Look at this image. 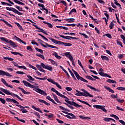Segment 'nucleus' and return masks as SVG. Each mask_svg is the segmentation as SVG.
Masks as SVG:
<instances>
[{
    "label": "nucleus",
    "mask_w": 125,
    "mask_h": 125,
    "mask_svg": "<svg viewBox=\"0 0 125 125\" xmlns=\"http://www.w3.org/2000/svg\"><path fill=\"white\" fill-rule=\"evenodd\" d=\"M22 83H24L25 86H28L29 87H30L31 88H33V90H34V91H36V92H38V93H40V94H42V95H44V96H46V95H47V94L45 92L39 88L38 86H35L34 85H32L29 82L24 80L22 81Z\"/></svg>",
    "instance_id": "1"
},
{
    "label": "nucleus",
    "mask_w": 125,
    "mask_h": 125,
    "mask_svg": "<svg viewBox=\"0 0 125 125\" xmlns=\"http://www.w3.org/2000/svg\"><path fill=\"white\" fill-rule=\"evenodd\" d=\"M56 93V94H57V95H58V96H60L62 98H64L65 99V102H66V103H67L68 104H69V105H71V106H74L76 108H80V107L83 108V105H80L74 101L71 102L69 101L70 100V99H69L68 97H66V96L64 95H62V94L60 93V92H59L58 91H57V93Z\"/></svg>",
    "instance_id": "2"
},
{
    "label": "nucleus",
    "mask_w": 125,
    "mask_h": 125,
    "mask_svg": "<svg viewBox=\"0 0 125 125\" xmlns=\"http://www.w3.org/2000/svg\"><path fill=\"white\" fill-rule=\"evenodd\" d=\"M81 90L83 92H82L78 90H76L77 93L75 94L76 96H84L85 97H93V95H91L84 89H82Z\"/></svg>",
    "instance_id": "3"
},
{
    "label": "nucleus",
    "mask_w": 125,
    "mask_h": 125,
    "mask_svg": "<svg viewBox=\"0 0 125 125\" xmlns=\"http://www.w3.org/2000/svg\"><path fill=\"white\" fill-rule=\"evenodd\" d=\"M0 90L2 91V92H4V93H5V94H7V95H11L13 97H17V98H18L19 100H21V101H23L24 100L21 99L18 95L11 93L10 91L7 89H4L3 88H0Z\"/></svg>",
    "instance_id": "4"
},
{
    "label": "nucleus",
    "mask_w": 125,
    "mask_h": 125,
    "mask_svg": "<svg viewBox=\"0 0 125 125\" xmlns=\"http://www.w3.org/2000/svg\"><path fill=\"white\" fill-rule=\"evenodd\" d=\"M51 41L53 42L54 43H55L56 44H59L61 45H64V46H72V44L70 43H67L62 42L61 41L56 40L55 39H53V38L51 39Z\"/></svg>",
    "instance_id": "5"
},
{
    "label": "nucleus",
    "mask_w": 125,
    "mask_h": 125,
    "mask_svg": "<svg viewBox=\"0 0 125 125\" xmlns=\"http://www.w3.org/2000/svg\"><path fill=\"white\" fill-rule=\"evenodd\" d=\"M0 40H1V41H2V42H6L7 43H9L10 45H11V46H13V47L16 48L18 46L17 43L14 42L11 40H9L8 39L4 37H0Z\"/></svg>",
    "instance_id": "6"
},
{
    "label": "nucleus",
    "mask_w": 125,
    "mask_h": 125,
    "mask_svg": "<svg viewBox=\"0 0 125 125\" xmlns=\"http://www.w3.org/2000/svg\"><path fill=\"white\" fill-rule=\"evenodd\" d=\"M62 113H64V114L68 115H64V114H63V113H61V114L64 117H66V118H67L68 119H70V120H74V119H77V116H75V115H74L73 113H70L65 111H62Z\"/></svg>",
    "instance_id": "7"
},
{
    "label": "nucleus",
    "mask_w": 125,
    "mask_h": 125,
    "mask_svg": "<svg viewBox=\"0 0 125 125\" xmlns=\"http://www.w3.org/2000/svg\"><path fill=\"white\" fill-rule=\"evenodd\" d=\"M72 71L73 72L75 77H76L77 80H78V81H82V82H83L84 83H88V81H87V80L84 79L83 78L81 77V76H80V75L79 74V73L75 71V70H74L73 69H72Z\"/></svg>",
    "instance_id": "8"
},
{
    "label": "nucleus",
    "mask_w": 125,
    "mask_h": 125,
    "mask_svg": "<svg viewBox=\"0 0 125 125\" xmlns=\"http://www.w3.org/2000/svg\"><path fill=\"white\" fill-rule=\"evenodd\" d=\"M38 42H39V43H40V44H43V43H45V44L46 45V46H48V47H50L51 48H56V49H58V47L55 46H53L52 45H49L48 44V43H46V42H43L42 40L38 39Z\"/></svg>",
    "instance_id": "9"
},
{
    "label": "nucleus",
    "mask_w": 125,
    "mask_h": 125,
    "mask_svg": "<svg viewBox=\"0 0 125 125\" xmlns=\"http://www.w3.org/2000/svg\"><path fill=\"white\" fill-rule=\"evenodd\" d=\"M6 9L7 10H9V11H12L13 12H14V13H15L16 14H18V15H23V13L19 12L18 10H16V9L14 8L6 7Z\"/></svg>",
    "instance_id": "10"
},
{
    "label": "nucleus",
    "mask_w": 125,
    "mask_h": 125,
    "mask_svg": "<svg viewBox=\"0 0 125 125\" xmlns=\"http://www.w3.org/2000/svg\"><path fill=\"white\" fill-rule=\"evenodd\" d=\"M94 108H96V109H100V110H102L103 112H104V113H107V110L105 108V106L103 105H93Z\"/></svg>",
    "instance_id": "11"
},
{
    "label": "nucleus",
    "mask_w": 125,
    "mask_h": 125,
    "mask_svg": "<svg viewBox=\"0 0 125 125\" xmlns=\"http://www.w3.org/2000/svg\"><path fill=\"white\" fill-rule=\"evenodd\" d=\"M33 26H34V27H35V28L37 29V30H37V32H39V33H43V34H44V35H46V36H48V34H47L46 32L44 31V30H43L42 28H41L38 27L37 25L36 24H33Z\"/></svg>",
    "instance_id": "12"
},
{
    "label": "nucleus",
    "mask_w": 125,
    "mask_h": 125,
    "mask_svg": "<svg viewBox=\"0 0 125 125\" xmlns=\"http://www.w3.org/2000/svg\"><path fill=\"white\" fill-rule=\"evenodd\" d=\"M16 106H17L18 107H19V108H20V109H18L21 110L22 113H28V110L25 109V107H24V106L20 104H16Z\"/></svg>",
    "instance_id": "13"
},
{
    "label": "nucleus",
    "mask_w": 125,
    "mask_h": 125,
    "mask_svg": "<svg viewBox=\"0 0 125 125\" xmlns=\"http://www.w3.org/2000/svg\"><path fill=\"white\" fill-rule=\"evenodd\" d=\"M0 76H6L7 77H12V75H10L8 72H6L4 71L0 70Z\"/></svg>",
    "instance_id": "14"
},
{
    "label": "nucleus",
    "mask_w": 125,
    "mask_h": 125,
    "mask_svg": "<svg viewBox=\"0 0 125 125\" xmlns=\"http://www.w3.org/2000/svg\"><path fill=\"white\" fill-rule=\"evenodd\" d=\"M1 81L5 85H6V86H7L8 87H10V88H13V86L10 84H8V83H6V81H5V80H4L3 78L1 79Z\"/></svg>",
    "instance_id": "15"
},
{
    "label": "nucleus",
    "mask_w": 125,
    "mask_h": 125,
    "mask_svg": "<svg viewBox=\"0 0 125 125\" xmlns=\"http://www.w3.org/2000/svg\"><path fill=\"white\" fill-rule=\"evenodd\" d=\"M6 100L7 102H13L15 104H19V102L16 101L15 99L7 98Z\"/></svg>",
    "instance_id": "16"
},
{
    "label": "nucleus",
    "mask_w": 125,
    "mask_h": 125,
    "mask_svg": "<svg viewBox=\"0 0 125 125\" xmlns=\"http://www.w3.org/2000/svg\"><path fill=\"white\" fill-rule=\"evenodd\" d=\"M64 55L65 56H66V57H68L69 60L72 58H73V56H72V55L71 54V52H66L64 53Z\"/></svg>",
    "instance_id": "17"
},
{
    "label": "nucleus",
    "mask_w": 125,
    "mask_h": 125,
    "mask_svg": "<svg viewBox=\"0 0 125 125\" xmlns=\"http://www.w3.org/2000/svg\"><path fill=\"white\" fill-rule=\"evenodd\" d=\"M87 87H89V88H90V89H92L94 91H97V92H100L101 91L100 90L96 89L94 87H92L90 85L87 84Z\"/></svg>",
    "instance_id": "18"
},
{
    "label": "nucleus",
    "mask_w": 125,
    "mask_h": 125,
    "mask_svg": "<svg viewBox=\"0 0 125 125\" xmlns=\"http://www.w3.org/2000/svg\"><path fill=\"white\" fill-rule=\"evenodd\" d=\"M18 89H20L21 90V91L22 92V93H23L24 94H26V95L31 94V92H27V91H25V90H24V89H23L21 87H19Z\"/></svg>",
    "instance_id": "19"
},
{
    "label": "nucleus",
    "mask_w": 125,
    "mask_h": 125,
    "mask_svg": "<svg viewBox=\"0 0 125 125\" xmlns=\"http://www.w3.org/2000/svg\"><path fill=\"white\" fill-rule=\"evenodd\" d=\"M0 21H2L3 23H5L6 25L8 26V27H10V28H12V25H11L10 23H9L8 22H7L6 21L3 20V19H0Z\"/></svg>",
    "instance_id": "20"
},
{
    "label": "nucleus",
    "mask_w": 125,
    "mask_h": 125,
    "mask_svg": "<svg viewBox=\"0 0 125 125\" xmlns=\"http://www.w3.org/2000/svg\"><path fill=\"white\" fill-rule=\"evenodd\" d=\"M36 66L37 68H38V70L39 71H40V72H42L43 73H45V70H44V69H42V66L41 65L36 64Z\"/></svg>",
    "instance_id": "21"
},
{
    "label": "nucleus",
    "mask_w": 125,
    "mask_h": 125,
    "mask_svg": "<svg viewBox=\"0 0 125 125\" xmlns=\"http://www.w3.org/2000/svg\"><path fill=\"white\" fill-rule=\"evenodd\" d=\"M52 95L56 102H57V103H60L61 104H62L61 102H60V101H59V99H58V98H57V96L55 95L54 93H52Z\"/></svg>",
    "instance_id": "22"
},
{
    "label": "nucleus",
    "mask_w": 125,
    "mask_h": 125,
    "mask_svg": "<svg viewBox=\"0 0 125 125\" xmlns=\"http://www.w3.org/2000/svg\"><path fill=\"white\" fill-rule=\"evenodd\" d=\"M38 101L41 103H44V104H45V105H47V106H50V104L48 103L47 102H46V101L43 100L39 99Z\"/></svg>",
    "instance_id": "23"
},
{
    "label": "nucleus",
    "mask_w": 125,
    "mask_h": 125,
    "mask_svg": "<svg viewBox=\"0 0 125 125\" xmlns=\"http://www.w3.org/2000/svg\"><path fill=\"white\" fill-rule=\"evenodd\" d=\"M77 101H79V102H81V103H83V104H85L87 106H89V107H91V105L89 104H88L86 102L83 101L79 99H77Z\"/></svg>",
    "instance_id": "24"
},
{
    "label": "nucleus",
    "mask_w": 125,
    "mask_h": 125,
    "mask_svg": "<svg viewBox=\"0 0 125 125\" xmlns=\"http://www.w3.org/2000/svg\"><path fill=\"white\" fill-rule=\"evenodd\" d=\"M104 87L106 90H108L109 92H111V93H114L115 91L113 90L111 88L107 86H104Z\"/></svg>",
    "instance_id": "25"
},
{
    "label": "nucleus",
    "mask_w": 125,
    "mask_h": 125,
    "mask_svg": "<svg viewBox=\"0 0 125 125\" xmlns=\"http://www.w3.org/2000/svg\"><path fill=\"white\" fill-rule=\"evenodd\" d=\"M53 55H54L55 57L57 58V59H59V60H60L61 58H62V57L58 55V53H57L56 52H54V53L53 54Z\"/></svg>",
    "instance_id": "26"
},
{
    "label": "nucleus",
    "mask_w": 125,
    "mask_h": 125,
    "mask_svg": "<svg viewBox=\"0 0 125 125\" xmlns=\"http://www.w3.org/2000/svg\"><path fill=\"white\" fill-rule=\"evenodd\" d=\"M60 68H61V69H62V71H63V72H64V73H65V74H66V76H67L68 79L70 78V75H69V73H68V72H67L66 71V70H65V69H64V68L61 65L60 66Z\"/></svg>",
    "instance_id": "27"
},
{
    "label": "nucleus",
    "mask_w": 125,
    "mask_h": 125,
    "mask_svg": "<svg viewBox=\"0 0 125 125\" xmlns=\"http://www.w3.org/2000/svg\"><path fill=\"white\" fill-rule=\"evenodd\" d=\"M17 41H18V42H21L22 43H23V44H27V43L24 41H23V40H21V39L17 37V36H15Z\"/></svg>",
    "instance_id": "28"
},
{
    "label": "nucleus",
    "mask_w": 125,
    "mask_h": 125,
    "mask_svg": "<svg viewBox=\"0 0 125 125\" xmlns=\"http://www.w3.org/2000/svg\"><path fill=\"white\" fill-rule=\"evenodd\" d=\"M11 53L12 54H14V55H19L20 56H21L22 57L23 56V55L20 53L17 52H11Z\"/></svg>",
    "instance_id": "29"
},
{
    "label": "nucleus",
    "mask_w": 125,
    "mask_h": 125,
    "mask_svg": "<svg viewBox=\"0 0 125 125\" xmlns=\"http://www.w3.org/2000/svg\"><path fill=\"white\" fill-rule=\"evenodd\" d=\"M107 83H117V82L115 80L108 79L106 80Z\"/></svg>",
    "instance_id": "30"
},
{
    "label": "nucleus",
    "mask_w": 125,
    "mask_h": 125,
    "mask_svg": "<svg viewBox=\"0 0 125 125\" xmlns=\"http://www.w3.org/2000/svg\"><path fill=\"white\" fill-rule=\"evenodd\" d=\"M43 23H44V24H46L47 25H48V27L49 28H53V25H52V24H51V23H50L49 22H47L46 21H43Z\"/></svg>",
    "instance_id": "31"
},
{
    "label": "nucleus",
    "mask_w": 125,
    "mask_h": 125,
    "mask_svg": "<svg viewBox=\"0 0 125 125\" xmlns=\"http://www.w3.org/2000/svg\"><path fill=\"white\" fill-rule=\"evenodd\" d=\"M102 60L104 61V60H106V61H109V58H108V57L106 56H103L102 55L101 56Z\"/></svg>",
    "instance_id": "32"
},
{
    "label": "nucleus",
    "mask_w": 125,
    "mask_h": 125,
    "mask_svg": "<svg viewBox=\"0 0 125 125\" xmlns=\"http://www.w3.org/2000/svg\"><path fill=\"white\" fill-rule=\"evenodd\" d=\"M66 21H68V23H74L75 22V19H66Z\"/></svg>",
    "instance_id": "33"
},
{
    "label": "nucleus",
    "mask_w": 125,
    "mask_h": 125,
    "mask_svg": "<svg viewBox=\"0 0 125 125\" xmlns=\"http://www.w3.org/2000/svg\"><path fill=\"white\" fill-rule=\"evenodd\" d=\"M79 118H80V119H82V120H91V118H90V117H84V116H83L82 115H80L79 116Z\"/></svg>",
    "instance_id": "34"
},
{
    "label": "nucleus",
    "mask_w": 125,
    "mask_h": 125,
    "mask_svg": "<svg viewBox=\"0 0 125 125\" xmlns=\"http://www.w3.org/2000/svg\"><path fill=\"white\" fill-rule=\"evenodd\" d=\"M60 109H61L62 110H63V111H66V112H70V110L65 108V107L62 106H59Z\"/></svg>",
    "instance_id": "35"
},
{
    "label": "nucleus",
    "mask_w": 125,
    "mask_h": 125,
    "mask_svg": "<svg viewBox=\"0 0 125 125\" xmlns=\"http://www.w3.org/2000/svg\"><path fill=\"white\" fill-rule=\"evenodd\" d=\"M15 119H16L18 121H19V122H21V123H23V124H25L26 123V121L23 119H20L18 117H15Z\"/></svg>",
    "instance_id": "36"
},
{
    "label": "nucleus",
    "mask_w": 125,
    "mask_h": 125,
    "mask_svg": "<svg viewBox=\"0 0 125 125\" xmlns=\"http://www.w3.org/2000/svg\"><path fill=\"white\" fill-rule=\"evenodd\" d=\"M36 56H38V57H40V58H42V59H43V60H44L45 58H44V56H43V55H42V54H36Z\"/></svg>",
    "instance_id": "37"
},
{
    "label": "nucleus",
    "mask_w": 125,
    "mask_h": 125,
    "mask_svg": "<svg viewBox=\"0 0 125 125\" xmlns=\"http://www.w3.org/2000/svg\"><path fill=\"white\" fill-rule=\"evenodd\" d=\"M64 26H67V27H75V26H77V24L75 23H72V24H65Z\"/></svg>",
    "instance_id": "38"
},
{
    "label": "nucleus",
    "mask_w": 125,
    "mask_h": 125,
    "mask_svg": "<svg viewBox=\"0 0 125 125\" xmlns=\"http://www.w3.org/2000/svg\"><path fill=\"white\" fill-rule=\"evenodd\" d=\"M15 25H17V26H18V28L20 30H23V28L22 27V26L20 25V24L18 22H15Z\"/></svg>",
    "instance_id": "39"
},
{
    "label": "nucleus",
    "mask_w": 125,
    "mask_h": 125,
    "mask_svg": "<svg viewBox=\"0 0 125 125\" xmlns=\"http://www.w3.org/2000/svg\"><path fill=\"white\" fill-rule=\"evenodd\" d=\"M47 81L48 82H49V83H53V84H54V83H55V81H54V80L51 78H48Z\"/></svg>",
    "instance_id": "40"
},
{
    "label": "nucleus",
    "mask_w": 125,
    "mask_h": 125,
    "mask_svg": "<svg viewBox=\"0 0 125 125\" xmlns=\"http://www.w3.org/2000/svg\"><path fill=\"white\" fill-rule=\"evenodd\" d=\"M3 59L5 60H9V61H13V60H14V59L12 58H8L7 57H3Z\"/></svg>",
    "instance_id": "41"
},
{
    "label": "nucleus",
    "mask_w": 125,
    "mask_h": 125,
    "mask_svg": "<svg viewBox=\"0 0 125 125\" xmlns=\"http://www.w3.org/2000/svg\"><path fill=\"white\" fill-rule=\"evenodd\" d=\"M15 7H16V8H17V9H18L19 11H24L25 12V11L23 10V8L20 7V6L16 5H15Z\"/></svg>",
    "instance_id": "42"
},
{
    "label": "nucleus",
    "mask_w": 125,
    "mask_h": 125,
    "mask_svg": "<svg viewBox=\"0 0 125 125\" xmlns=\"http://www.w3.org/2000/svg\"><path fill=\"white\" fill-rule=\"evenodd\" d=\"M35 49L38 52H40V53H41V54H43V51L41 49H39L38 47H36Z\"/></svg>",
    "instance_id": "43"
},
{
    "label": "nucleus",
    "mask_w": 125,
    "mask_h": 125,
    "mask_svg": "<svg viewBox=\"0 0 125 125\" xmlns=\"http://www.w3.org/2000/svg\"><path fill=\"white\" fill-rule=\"evenodd\" d=\"M114 26H115V24H114V22L113 21H112L110 22V24L109 25V29H111V30H112Z\"/></svg>",
    "instance_id": "44"
},
{
    "label": "nucleus",
    "mask_w": 125,
    "mask_h": 125,
    "mask_svg": "<svg viewBox=\"0 0 125 125\" xmlns=\"http://www.w3.org/2000/svg\"><path fill=\"white\" fill-rule=\"evenodd\" d=\"M34 115H35V116H37L38 119H41V115H40V114L38 112L34 111Z\"/></svg>",
    "instance_id": "45"
},
{
    "label": "nucleus",
    "mask_w": 125,
    "mask_h": 125,
    "mask_svg": "<svg viewBox=\"0 0 125 125\" xmlns=\"http://www.w3.org/2000/svg\"><path fill=\"white\" fill-rule=\"evenodd\" d=\"M118 90H122V91H125V87H118L116 88Z\"/></svg>",
    "instance_id": "46"
},
{
    "label": "nucleus",
    "mask_w": 125,
    "mask_h": 125,
    "mask_svg": "<svg viewBox=\"0 0 125 125\" xmlns=\"http://www.w3.org/2000/svg\"><path fill=\"white\" fill-rule=\"evenodd\" d=\"M117 44H118V45H120V46H121V47H124V46L123 45V43H122V42L121 41L117 40Z\"/></svg>",
    "instance_id": "47"
},
{
    "label": "nucleus",
    "mask_w": 125,
    "mask_h": 125,
    "mask_svg": "<svg viewBox=\"0 0 125 125\" xmlns=\"http://www.w3.org/2000/svg\"><path fill=\"white\" fill-rule=\"evenodd\" d=\"M46 70H48V71H52V70H53V68H52L51 66H49L48 65H47Z\"/></svg>",
    "instance_id": "48"
},
{
    "label": "nucleus",
    "mask_w": 125,
    "mask_h": 125,
    "mask_svg": "<svg viewBox=\"0 0 125 125\" xmlns=\"http://www.w3.org/2000/svg\"><path fill=\"white\" fill-rule=\"evenodd\" d=\"M86 79H88V80H91V81H96V79H94L91 77L90 76H86Z\"/></svg>",
    "instance_id": "49"
},
{
    "label": "nucleus",
    "mask_w": 125,
    "mask_h": 125,
    "mask_svg": "<svg viewBox=\"0 0 125 125\" xmlns=\"http://www.w3.org/2000/svg\"><path fill=\"white\" fill-rule=\"evenodd\" d=\"M63 104H65L66 105V106H68L69 108H70L72 110H74V109H75V108L73 106L70 105H69V104H68L66 103H63Z\"/></svg>",
    "instance_id": "50"
},
{
    "label": "nucleus",
    "mask_w": 125,
    "mask_h": 125,
    "mask_svg": "<svg viewBox=\"0 0 125 125\" xmlns=\"http://www.w3.org/2000/svg\"><path fill=\"white\" fill-rule=\"evenodd\" d=\"M31 107H32V108H33V109H34L36 111H37L38 112H39L40 111V110H41V109H40V108H37L35 105H32Z\"/></svg>",
    "instance_id": "51"
},
{
    "label": "nucleus",
    "mask_w": 125,
    "mask_h": 125,
    "mask_svg": "<svg viewBox=\"0 0 125 125\" xmlns=\"http://www.w3.org/2000/svg\"><path fill=\"white\" fill-rule=\"evenodd\" d=\"M59 36L61 37V38H62V39H65V40H71L70 38H66V37L64 36V35H61L60 34H59Z\"/></svg>",
    "instance_id": "52"
},
{
    "label": "nucleus",
    "mask_w": 125,
    "mask_h": 125,
    "mask_svg": "<svg viewBox=\"0 0 125 125\" xmlns=\"http://www.w3.org/2000/svg\"><path fill=\"white\" fill-rule=\"evenodd\" d=\"M54 84H55L58 88H60V89H62V87L57 82H55V83Z\"/></svg>",
    "instance_id": "53"
},
{
    "label": "nucleus",
    "mask_w": 125,
    "mask_h": 125,
    "mask_svg": "<svg viewBox=\"0 0 125 125\" xmlns=\"http://www.w3.org/2000/svg\"><path fill=\"white\" fill-rule=\"evenodd\" d=\"M38 36H40L44 40H45V41H48V39H47V38H46V37H44L43 35H42L40 33H38Z\"/></svg>",
    "instance_id": "54"
},
{
    "label": "nucleus",
    "mask_w": 125,
    "mask_h": 125,
    "mask_svg": "<svg viewBox=\"0 0 125 125\" xmlns=\"http://www.w3.org/2000/svg\"><path fill=\"white\" fill-rule=\"evenodd\" d=\"M73 12H77V10L75 8L72 9L69 13V15H71Z\"/></svg>",
    "instance_id": "55"
},
{
    "label": "nucleus",
    "mask_w": 125,
    "mask_h": 125,
    "mask_svg": "<svg viewBox=\"0 0 125 125\" xmlns=\"http://www.w3.org/2000/svg\"><path fill=\"white\" fill-rule=\"evenodd\" d=\"M48 61H50L51 64H52L53 65H55V64H56V62H55V61H54V60H53L51 59H48Z\"/></svg>",
    "instance_id": "56"
},
{
    "label": "nucleus",
    "mask_w": 125,
    "mask_h": 125,
    "mask_svg": "<svg viewBox=\"0 0 125 125\" xmlns=\"http://www.w3.org/2000/svg\"><path fill=\"white\" fill-rule=\"evenodd\" d=\"M1 4H2V5H6V4L8 6H11V4H10L8 3H6L5 2L1 1Z\"/></svg>",
    "instance_id": "57"
},
{
    "label": "nucleus",
    "mask_w": 125,
    "mask_h": 125,
    "mask_svg": "<svg viewBox=\"0 0 125 125\" xmlns=\"http://www.w3.org/2000/svg\"><path fill=\"white\" fill-rule=\"evenodd\" d=\"M120 37L122 40H123V43L125 45V37L124 35H121Z\"/></svg>",
    "instance_id": "58"
},
{
    "label": "nucleus",
    "mask_w": 125,
    "mask_h": 125,
    "mask_svg": "<svg viewBox=\"0 0 125 125\" xmlns=\"http://www.w3.org/2000/svg\"><path fill=\"white\" fill-rule=\"evenodd\" d=\"M99 74L102 77H106V75L107 73H104V72H99Z\"/></svg>",
    "instance_id": "59"
},
{
    "label": "nucleus",
    "mask_w": 125,
    "mask_h": 125,
    "mask_svg": "<svg viewBox=\"0 0 125 125\" xmlns=\"http://www.w3.org/2000/svg\"><path fill=\"white\" fill-rule=\"evenodd\" d=\"M60 3H62L64 6H67V2L64 0H62L60 1Z\"/></svg>",
    "instance_id": "60"
},
{
    "label": "nucleus",
    "mask_w": 125,
    "mask_h": 125,
    "mask_svg": "<svg viewBox=\"0 0 125 125\" xmlns=\"http://www.w3.org/2000/svg\"><path fill=\"white\" fill-rule=\"evenodd\" d=\"M28 66L29 67H30V68H32V69H33V70H35L36 71H37V68L33 65H32L31 64L28 63Z\"/></svg>",
    "instance_id": "61"
},
{
    "label": "nucleus",
    "mask_w": 125,
    "mask_h": 125,
    "mask_svg": "<svg viewBox=\"0 0 125 125\" xmlns=\"http://www.w3.org/2000/svg\"><path fill=\"white\" fill-rule=\"evenodd\" d=\"M0 101L2 103V104H5V102H6L4 99H2L1 98H0Z\"/></svg>",
    "instance_id": "62"
},
{
    "label": "nucleus",
    "mask_w": 125,
    "mask_h": 125,
    "mask_svg": "<svg viewBox=\"0 0 125 125\" xmlns=\"http://www.w3.org/2000/svg\"><path fill=\"white\" fill-rule=\"evenodd\" d=\"M41 67H42V68H43V69H46L47 65H45V64H44V63H41Z\"/></svg>",
    "instance_id": "63"
},
{
    "label": "nucleus",
    "mask_w": 125,
    "mask_h": 125,
    "mask_svg": "<svg viewBox=\"0 0 125 125\" xmlns=\"http://www.w3.org/2000/svg\"><path fill=\"white\" fill-rule=\"evenodd\" d=\"M104 122H110V121H111V118H104Z\"/></svg>",
    "instance_id": "64"
}]
</instances>
